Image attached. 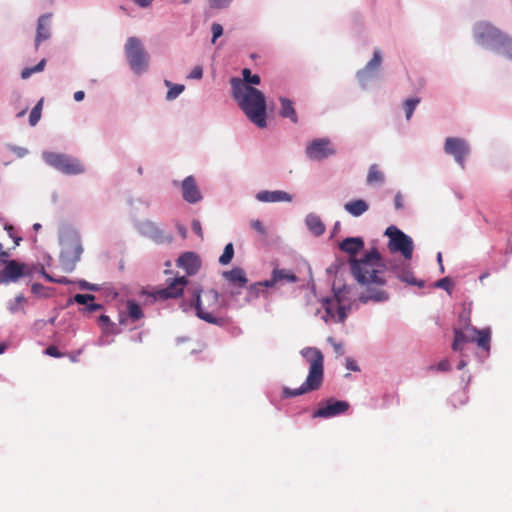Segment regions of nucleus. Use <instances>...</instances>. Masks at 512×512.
Returning <instances> with one entry per match:
<instances>
[{
    "label": "nucleus",
    "instance_id": "34",
    "mask_svg": "<svg viewBox=\"0 0 512 512\" xmlns=\"http://www.w3.org/2000/svg\"><path fill=\"white\" fill-rule=\"evenodd\" d=\"M242 76L243 79H241L242 82L246 83V85H258L260 84V76L257 74H252L251 70L249 68H244L242 70Z\"/></svg>",
    "mask_w": 512,
    "mask_h": 512
},
{
    "label": "nucleus",
    "instance_id": "21",
    "mask_svg": "<svg viewBox=\"0 0 512 512\" xmlns=\"http://www.w3.org/2000/svg\"><path fill=\"white\" fill-rule=\"evenodd\" d=\"M200 265L199 257L194 252H186L178 259V266L183 268L189 275L197 273Z\"/></svg>",
    "mask_w": 512,
    "mask_h": 512
},
{
    "label": "nucleus",
    "instance_id": "29",
    "mask_svg": "<svg viewBox=\"0 0 512 512\" xmlns=\"http://www.w3.org/2000/svg\"><path fill=\"white\" fill-rule=\"evenodd\" d=\"M367 183L369 185L382 184L385 180L384 173L379 169L377 164L370 166L367 174Z\"/></svg>",
    "mask_w": 512,
    "mask_h": 512
},
{
    "label": "nucleus",
    "instance_id": "35",
    "mask_svg": "<svg viewBox=\"0 0 512 512\" xmlns=\"http://www.w3.org/2000/svg\"><path fill=\"white\" fill-rule=\"evenodd\" d=\"M46 66V59H42L37 65L34 67H26L21 72L22 79H28L33 73L41 72L44 70Z\"/></svg>",
    "mask_w": 512,
    "mask_h": 512
},
{
    "label": "nucleus",
    "instance_id": "44",
    "mask_svg": "<svg viewBox=\"0 0 512 512\" xmlns=\"http://www.w3.org/2000/svg\"><path fill=\"white\" fill-rule=\"evenodd\" d=\"M46 355H49L51 357L60 358L63 356V353H61L58 348L54 345H51L47 347L44 351Z\"/></svg>",
    "mask_w": 512,
    "mask_h": 512
},
{
    "label": "nucleus",
    "instance_id": "20",
    "mask_svg": "<svg viewBox=\"0 0 512 512\" xmlns=\"http://www.w3.org/2000/svg\"><path fill=\"white\" fill-rule=\"evenodd\" d=\"M282 281L295 283L297 282V276L290 270L274 269L272 271L271 279L263 281L262 284H264L266 288H270Z\"/></svg>",
    "mask_w": 512,
    "mask_h": 512
},
{
    "label": "nucleus",
    "instance_id": "9",
    "mask_svg": "<svg viewBox=\"0 0 512 512\" xmlns=\"http://www.w3.org/2000/svg\"><path fill=\"white\" fill-rule=\"evenodd\" d=\"M385 235L389 237L388 248L391 252H400L405 259L410 260L413 254V241L396 226H389Z\"/></svg>",
    "mask_w": 512,
    "mask_h": 512
},
{
    "label": "nucleus",
    "instance_id": "62",
    "mask_svg": "<svg viewBox=\"0 0 512 512\" xmlns=\"http://www.w3.org/2000/svg\"><path fill=\"white\" fill-rule=\"evenodd\" d=\"M40 228H41V224H39V223H35L33 225V229L36 230V231H38Z\"/></svg>",
    "mask_w": 512,
    "mask_h": 512
},
{
    "label": "nucleus",
    "instance_id": "39",
    "mask_svg": "<svg viewBox=\"0 0 512 512\" xmlns=\"http://www.w3.org/2000/svg\"><path fill=\"white\" fill-rule=\"evenodd\" d=\"M42 100L31 110L29 115V122L32 126L36 125L41 117Z\"/></svg>",
    "mask_w": 512,
    "mask_h": 512
},
{
    "label": "nucleus",
    "instance_id": "53",
    "mask_svg": "<svg viewBox=\"0 0 512 512\" xmlns=\"http://www.w3.org/2000/svg\"><path fill=\"white\" fill-rule=\"evenodd\" d=\"M328 341L332 343L336 353H338V354H342L343 353V345L341 343L334 342L333 338H331V337L328 339Z\"/></svg>",
    "mask_w": 512,
    "mask_h": 512
},
{
    "label": "nucleus",
    "instance_id": "25",
    "mask_svg": "<svg viewBox=\"0 0 512 512\" xmlns=\"http://www.w3.org/2000/svg\"><path fill=\"white\" fill-rule=\"evenodd\" d=\"M279 100L281 103V117L289 118L294 124L298 123V116L294 107V103L285 97H280Z\"/></svg>",
    "mask_w": 512,
    "mask_h": 512
},
{
    "label": "nucleus",
    "instance_id": "8",
    "mask_svg": "<svg viewBox=\"0 0 512 512\" xmlns=\"http://www.w3.org/2000/svg\"><path fill=\"white\" fill-rule=\"evenodd\" d=\"M83 247L78 234L68 233L61 239V261L64 266L73 268L80 260Z\"/></svg>",
    "mask_w": 512,
    "mask_h": 512
},
{
    "label": "nucleus",
    "instance_id": "60",
    "mask_svg": "<svg viewBox=\"0 0 512 512\" xmlns=\"http://www.w3.org/2000/svg\"><path fill=\"white\" fill-rule=\"evenodd\" d=\"M149 226L155 230V233H156L155 238H157L161 234V232L156 227H154L152 224H149Z\"/></svg>",
    "mask_w": 512,
    "mask_h": 512
},
{
    "label": "nucleus",
    "instance_id": "27",
    "mask_svg": "<svg viewBox=\"0 0 512 512\" xmlns=\"http://www.w3.org/2000/svg\"><path fill=\"white\" fill-rule=\"evenodd\" d=\"M344 208L352 216L359 217L368 210L369 206L364 200L357 199L347 202Z\"/></svg>",
    "mask_w": 512,
    "mask_h": 512
},
{
    "label": "nucleus",
    "instance_id": "50",
    "mask_svg": "<svg viewBox=\"0 0 512 512\" xmlns=\"http://www.w3.org/2000/svg\"><path fill=\"white\" fill-rule=\"evenodd\" d=\"M79 287L81 289L91 290V291H97L98 287L95 284H90L89 282L82 280L79 282Z\"/></svg>",
    "mask_w": 512,
    "mask_h": 512
},
{
    "label": "nucleus",
    "instance_id": "12",
    "mask_svg": "<svg viewBox=\"0 0 512 512\" xmlns=\"http://www.w3.org/2000/svg\"><path fill=\"white\" fill-rule=\"evenodd\" d=\"M444 151L446 154L451 155L456 163L464 168L465 159L470 153V147L463 138L448 137L445 140Z\"/></svg>",
    "mask_w": 512,
    "mask_h": 512
},
{
    "label": "nucleus",
    "instance_id": "49",
    "mask_svg": "<svg viewBox=\"0 0 512 512\" xmlns=\"http://www.w3.org/2000/svg\"><path fill=\"white\" fill-rule=\"evenodd\" d=\"M203 75V70L201 66H195L191 73L189 74V78L191 79H200Z\"/></svg>",
    "mask_w": 512,
    "mask_h": 512
},
{
    "label": "nucleus",
    "instance_id": "51",
    "mask_svg": "<svg viewBox=\"0 0 512 512\" xmlns=\"http://www.w3.org/2000/svg\"><path fill=\"white\" fill-rule=\"evenodd\" d=\"M394 205L396 209H402L403 208V196L401 193H397L394 197Z\"/></svg>",
    "mask_w": 512,
    "mask_h": 512
},
{
    "label": "nucleus",
    "instance_id": "24",
    "mask_svg": "<svg viewBox=\"0 0 512 512\" xmlns=\"http://www.w3.org/2000/svg\"><path fill=\"white\" fill-rule=\"evenodd\" d=\"M223 277L231 284L243 288L246 286L248 279L245 271L240 267H234L230 271L223 272Z\"/></svg>",
    "mask_w": 512,
    "mask_h": 512
},
{
    "label": "nucleus",
    "instance_id": "43",
    "mask_svg": "<svg viewBox=\"0 0 512 512\" xmlns=\"http://www.w3.org/2000/svg\"><path fill=\"white\" fill-rule=\"evenodd\" d=\"M212 31V43L216 42V39L223 34V27L219 23H213L211 26Z\"/></svg>",
    "mask_w": 512,
    "mask_h": 512
},
{
    "label": "nucleus",
    "instance_id": "26",
    "mask_svg": "<svg viewBox=\"0 0 512 512\" xmlns=\"http://www.w3.org/2000/svg\"><path fill=\"white\" fill-rule=\"evenodd\" d=\"M305 222L309 231L315 236H320L325 232V225L319 216L309 214L306 216Z\"/></svg>",
    "mask_w": 512,
    "mask_h": 512
},
{
    "label": "nucleus",
    "instance_id": "4",
    "mask_svg": "<svg viewBox=\"0 0 512 512\" xmlns=\"http://www.w3.org/2000/svg\"><path fill=\"white\" fill-rule=\"evenodd\" d=\"M191 306L196 315L210 324H220L222 319L217 316L222 308L220 294L215 289L202 290L195 288L191 291Z\"/></svg>",
    "mask_w": 512,
    "mask_h": 512
},
{
    "label": "nucleus",
    "instance_id": "14",
    "mask_svg": "<svg viewBox=\"0 0 512 512\" xmlns=\"http://www.w3.org/2000/svg\"><path fill=\"white\" fill-rule=\"evenodd\" d=\"M323 307L325 309L324 321H338L343 323L347 318V309L345 306L340 304L339 294H335L334 299L326 298L323 301Z\"/></svg>",
    "mask_w": 512,
    "mask_h": 512
},
{
    "label": "nucleus",
    "instance_id": "2",
    "mask_svg": "<svg viewBox=\"0 0 512 512\" xmlns=\"http://www.w3.org/2000/svg\"><path fill=\"white\" fill-rule=\"evenodd\" d=\"M232 96L247 118L259 128L267 126L266 98L264 94L240 78H231Z\"/></svg>",
    "mask_w": 512,
    "mask_h": 512
},
{
    "label": "nucleus",
    "instance_id": "28",
    "mask_svg": "<svg viewBox=\"0 0 512 512\" xmlns=\"http://www.w3.org/2000/svg\"><path fill=\"white\" fill-rule=\"evenodd\" d=\"M454 340L452 343V349L454 351H461L465 343H470L467 333L460 328H454Z\"/></svg>",
    "mask_w": 512,
    "mask_h": 512
},
{
    "label": "nucleus",
    "instance_id": "56",
    "mask_svg": "<svg viewBox=\"0 0 512 512\" xmlns=\"http://www.w3.org/2000/svg\"><path fill=\"white\" fill-rule=\"evenodd\" d=\"M347 368L352 371H359V367L352 360H347Z\"/></svg>",
    "mask_w": 512,
    "mask_h": 512
},
{
    "label": "nucleus",
    "instance_id": "61",
    "mask_svg": "<svg viewBox=\"0 0 512 512\" xmlns=\"http://www.w3.org/2000/svg\"><path fill=\"white\" fill-rule=\"evenodd\" d=\"M437 259H438V262H439V264H440V266H441V270L443 271V269H444V268H443V265H442V256H441V253H438Z\"/></svg>",
    "mask_w": 512,
    "mask_h": 512
},
{
    "label": "nucleus",
    "instance_id": "37",
    "mask_svg": "<svg viewBox=\"0 0 512 512\" xmlns=\"http://www.w3.org/2000/svg\"><path fill=\"white\" fill-rule=\"evenodd\" d=\"M234 256V247L232 243H228L222 255L219 257V263L222 265H227L231 262L232 258Z\"/></svg>",
    "mask_w": 512,
    "mask_h": 512
},
{
    "label": "nucleus",
    "instance_id": "6",
    "mask_svg": "<svg viewBox=\"0 0 512 512\" xmlns=\"http://www.w3.org/2000/svg\"><path fill=\"white\" fill-rule=\"evenodd\" d=\"M473 35L478 45L492 46L496 50L506 33L489 22L480 21L474 25Z\"/></svg>",
    "mask_w": 512,
    "mask_h": 512
},
{
    "label": "nucleus",
    "instance_id": "18",
    "mask_svg": "<svg viewBox=\"0 0 512 512\" xmlns=\"http://www.w3.org/2000/svg\"><path fill=\"white\" fill-rule=\"evenodd\" d=\"M51 18H52L51 13L43 14L38 18L37 32H36V37H35L36 49H38L41 42L48 40L51 36V32H50Z\"/></svg>",
    "mask_w": 512,
    "mask_h": 512
},
{
    "label": "nucleus",
    "instance_id": "42",
    "mask_svg": "<svg viewBox=\"0 0 512 512\" xmlns=\"http://www.w3.org/2000/svg\"><path fill=\"white\" fill-rule=\"evenodd\" d=\"M250 226L253 230H255L258 234L262 236H265L267 234V230L260 220H251Z\"/></svg>",
    "mask_w": 512,
    "mask_h": 512
},
{
    "label": "nucleus",
    "instance_id": "57",
    "mask_svg": "<svg viewBox=\"0 0 512 512\" xmlns=\"http://www.w3.org/2000/svg\"><path fill=\"white\" fill-rule=\"evenodd\" d=\"M85 97V93L83 91H76L74 93V99L79 102L82 101Z\"/></svg>",
    "mask_w": 512,
    "mask_h": 512
},
{
    "label": "nucleus",
    "instance_id": "30",
    "mask_svg": "<svg viewBox=\"0 0 512 512\" xmlns=\"http://www.w3.org/2000/svg\"><path fill=\"white\" fill-rule=\"evenodd\" d=\"M397 277L409 284V285H416L420 288H423L425 286V282L423 280H417L414 275H413V272L410 270V269H402L400 271L397 272Z\"/></svg>",
    "mask_w": 512,
    "mask_h": 512
},
{
    "label": "nucleus",
    "instance_id": "58",
    "mask_svg": "<svg viewBox=\"0 0 512 512\" xmlns=\"http://www.w3.org/2000/svg\"><path fill=\"white\" fill-rule=\"evenodd\" d=\"M42 289H43V286L41 284L35 283L32 285V291L35 294H39Z\"/></svg>",
    "mask_w": 512,
    "mask_h": 512
},
{
    "label": "nucleus",
    "instance_id": "47",
    "mask_svg": "<svg viewBox=\"0 0 512 512\" xmlns=\"http://www.w3.org/2000/svg\"><path fill=\"white\" fill-rule=\"evenodd\" d=\"M262 283H263V281L251 284L249 286L250 292L257 296L259 294V292L262 290V288H266L265 285Z\"/></svg>",
    "mask_w": 512,
    "mask_h": 512
},
{
    "label": "nucleus",
    "instance_id": "52",
    "mask_svg": "<svg viewBox=\"0 0 512 512\" xmlns=\"http://www.w3.org/2000/svg\"><path fill=\"white\" fill-rule=\"evenodd\" d=\"M86 309L89 312H95V311L101 310L102 309V305L101 304H97V303H93V301H92V302H89L86 305Z\"/></svg>",
    "mask_w": 512,
    "mask_h": 512
},
{
    "label": "nucleus",
    "instance_id": "36",
    "mask_svg": "<svg viewBox=\"0 0 512 512\" xmlns=\"http://www.w3.org/2000/svg\"><path fill=\"white\" fill-rule=\"evenodd\" d=\"M419 103H420V98H409V99H407L404 102L403 107H404V110H405V115H406V119L407 120H410V118L412 117L413 112H414L416 106Z\"/></svg>",
    "mask_w": 512,
    "mask_h": 512
},
{
    "label": "nucleus",
    "instance_id": "15",
    "mask_svg": "<svg viewBox=\"0 0 512 512\" xmlns=\"http://www.w3.org/2000/svg\"><path fill=\"white\" fill-rule=\"evenodd\" d=\"M188 280L185 276L175 277L169 282L168 286L159 289L150 294L154 300L177 298L182 295L184 288L187 286Z\"/></svg>",
    "mask_w": 512,
    "mask_h": 512
},
{
    "label": "nucleus",
    "instance_id": "1",
    "mask_svg": "<svg viewBox=\"0 0 512 512\" xmlns=\"http://www.w3.org/2000/svg\"><path fill=\"white\" fill-rule=\"evenodd\" d=\"M349 265L356 281L366 287V290L359 296L361 303L388 300V294L382 289L386 284V265L376 248L367 251L360 259L350 258Z\"/></svg>",
    "mask_w": 512,
    "mask_h": 512
},
{
    "label": "nucleus",
    "instance_id": "33",
    "mask_svg": "<svg viewBox=\"0 0 512 512\" xmlns=\"http://www.w3.org/2000/svg\"><path fill=\"white\" fill-rule=\"evenodd\" d=\"M165 84L169 87L166 98L168 100H174L177 98L184 90V85L181 84H172L170 81L165 80Z\"/></svg>",
    "mask_w": 512,
    "mask_h": 512
},
{
    "label": "nucleus",
    "instance_id": "5",
    "mask_svg": "<svg viewBox=\"0 0 512 512\" xmlns=\"http://www.w3.org/2000/svg\"><path fill=\"white\" fill-rule=\"evenodd\" d=\"M45 162L66 175H78L85 172L82 162L72 156L54 152L43 154Z\"/></svg>",
    "mask_w": 512,
    "mask_h": 512
},
{
    "label": "nucleus",
    "instance_id": "46",
    "mask_svg": "<svg viewBox=\"0 0 512 512\" xmlns=\"http://www.w3.org/2000/svg\"><path fill=\"white\" fill-rule=\"evenodd\" d=\"M192 230L201 238L203 239V230L202 226L199 220L194 219L192 221Z\"/></svg>",
    "mask_w": 512,
    "mask_h": 512
},
{
    "label": "nucleus",
    "instance_id": "63",
    "mask_svg": "<svg viewBox=\"0 0 512 512\" xmlns=\"http://www.w3.org/2000/svg\"><path fill=\"white\" fill-rule=\"evenodd\" d=\"M70 359H71V361H72V362H76V361H77V358H76V356H74V355H71V356H70Z\"/></svg>",
    "mask_w": 512,
    "mask_h": 512
},
{
    "label": "nucleus",
    "instance_id": "38",
    "mask_svg": "<svg viewBox=\"0 0 512 512\" xmlns=\"http://www.w3.org/2000/svg\"><path fill=\"white\" fill-rule=\"evenodd\" d=\"M26 302V298L22 295H19L15 298L14 302L10 304L9 310L11 313H17L19 311H22L25 313L23 303Z\"/></svg>",
    "mask_w": 512,
    "mask_h": 512
},
{
    "label": "nucleus",
    "instance_id": "7",
    "mask_svg": "<svg viewBox=\"0 0 512 512\" xmlns=\"http://www.w3.org/2000/svg\"><path fill=\"white\" fill-rule=\"evenodd\" d=\"M125 54L131 69L140 74L148 67V54L141 41L136 37L128 38L125 44Z\"/></svg>",
    "mask_w": 512,
    "mask_h": 512
},
{
    "label": "nucleus",
    "instance_id": "16",
    "mask_svg": "<svg viewBox=\"0 0 512 512\" xmlns=\"http://www.w3.org/2000/svg\"><path fill=\"white\" fill-rule=\"evenodd\" d=\"M6 265L3 270L0 272V282L2 283H10L16 282L21 277L27 275L29 272L27 271V266L25 264L19 263L16 260H6L3 261Z\"/></svg>",
    "mask_w": 512,
    "mask_h": 512
},
{
    "label": "nucleus",
    "instance_id": "54",
    "mask_svg": "<svg viewBox=\"0 0 512 512\" xmlns=\"http://www.w3.org/2000/svg\"><path fill=\"white\" fill-rule=\"evenodd\" d=\"M135 4H137L139 7L146 8L149 7L154 0H133Z\"/></svg>",
    "mask_w": 512,
    "mask_h": 512
},
{
    "label": "nucleus",
    "instance_id": "19",
    "mask_svg": "<svg viewBox=\"0 0 512 512\" xmlns=\"http://www.w3.org/2000/svg\"><path fill=\"white\" fill-rule=\"evenodd\" d=\"M382 63V56L380 50L376 49L373 53L372 59L367 65L357 73L359 82L364 86L366 82L372 77L371 72L380 67Z\"/></svg>",
    "mask_w": 512,
    "mask_h": 512
},
{
    "label": "nucleus",
    "instance_id": "45",
    "mask_svg": "<svg viewBox=\"0 0 512 512\" xmlns=\"http://www.w3.org/2000/svg\"><path fill=\"white\" fill-rule=\"evenodd\" d=\"M435 286L439 287V288H443V289L449 291L450 287H451V281H450V279L448 277H445V278H442V279L438 280L435 283Z\"/></svg>",
    "mask_w": 512,
    "mask_h": 512
},
{
    "label": "nucleus",
    "instance_id": "10",
    "mask_svg": "<svg viewBox=\"0 0 512 512\" xmlns=\"http://www.w3.org/2000/svg\"><path fill=\"white\" fill-rule=\"evenodd\" d=\"M350 404L345 400L328 398L319 404V407L313 412L312 418H332L346 413Z\"/></svg>",
    "mask_w": 512,
    "mask_h": 512
},
{
    "label": "nucleus",
    "instance_id": "31",
    "mask_svg": "<svg viewBox=\"0 0 512 512\" xmlns=\"http://www.w3.org/2000/svg\"><path fill=\"white\" fill-rule=\"evenodd\" d=\"M127 313L133 321L143 318V311L138 303L133 300H128L126 303Z\"/></svg>",
    "mask_w": 512,
    "mask_h": 512
},
{
    "label": "nucleus",
    "instance_id": "23",
    "mask_svg": "<svg viewBox=\"0 0 512 512\" xmlns=\"http://www.w3.org/2000/svg\"><path fill=\"white\" fill-rule=\"evenodd\" d=\"M261 202H290L292 197L284 191H260L256 195Z\"/></svg>",
    "mask_w": 512,
    "mask_h": 512
},
{
    "label": "nucleus",
    "instance_id": "64",
    "mask_svg": "<svg viewBox=\"0 0 512 512\" xmlns=\"http://www.w3.org/2000/svg\"><path fill=\"white\" fill-rule=\"evenodd\" d=\"M5 350V346L4 345H0V354L3 353Z\"/></svg>",
    "mask_w": 512,
    "mask_h": 512
},
{
    "label": "nucleus",
    "instance_id": "17",
    "mask_svg": "<svg viewBox=\"0 0 512 512\" xmlns=\"http://www.w3.org/2000/svg\"><path fill=\"white\" fill-rule=\"evenodd\" d=\"M182 196L188 203H196L202 199V195L193 176H188L183 180Z\"/></svg>",
    "mask_w": 512,
    "mask_h": 512
},
{
    "label": "nucleus",
    "instance_id": "11",
    "mask_svg": "<svg viewBox=\"0 0 512 512\" xmlns=\"http://www.w3.org/2000/svg\"><path fill=\"white\" fill-rule=\"evenodd\" d=\"M335 148L328 138L310 141L305 149L306 156L313 161H322L335 154Z\"/></svg>",
    "mask_w": 512,
    "mask_h": 512
},
{
    "label": "nucleus",
    "instance_id": "13",
    "mask_svg": "<svg viewBox=\"0 0 512 512\" xmlns=\"http://www.w3.org/2000/svg\"><path fill=\"white\" fill-rule=\"evenodd\" d=\"M459 320H460V322H463V324H464L463 327H461L460 329H462L463 331H465V333H467L468 339L471 342H476L478 347H480L484 350L490 349L491 336H490L489 329H482V330L476 329L475 327H473L469 324V317L464 314H461L459 316Z\"/></svg>",
    "mask_w": 512,
    "mask_h": 512
},
{
    "label": "nucleus",
    "instance_id": "40",
    "mask_svg": "<svg viewBox=\"0 0 512 512\" xmlns=\"http://www.w3.org/2000/svg\"><path fill=\"white\" fill-rule=\"evenodd\" d=\"M233 0H207L208 7L212 10L227 8Z\"/></svg>",
    "mask_w": 512,
    "mask_h": 512
},
{
    "label": "nucleus",
    "instance_id": "32",
    "mask_svg": "<svg viewBox=\"0 0 512 512\" xmlns=\"http://www.w3.org/2000/svg\"><path fill=\"white\" fill-rule=\"evenodd\" d=\"M495 51L501 52L512 60V38L506 34Z\"/></svg>",
    "mask_w": 512,
    "mask_h": 512
},
{
    "label": "nucleus",
    "instance_id": "22",
    "mask_svg": "<svg viewBox=\"0 0 512 512\" xmlns=\"http://www.w3.org/2000/svg\"><path fill=\"white\" fill-rule=\"evenodd\" d=\"M339 248L350 255V258L355 256L364 248V241L360 237H348L340 242Z\"/></svg>",
    "mask_w": 512,
    "mask_h": 512
},
{
    "label": "nucleus",
    "instance_id": "41",
    "mask_svg": "<svg viewBox=\"0 0 512 512\" xmlns=\"http://www.w3.org/2000/svg\"><path fill=\"white\" fill-rule=\"evenodd\" d=\"M95 296L92 294H76L73 297V301L78 304L87 305L89 302L94 301Z\"/></svg>",
    "mask_w": 512,
    "mask_h": 512
},
{
    "label": "nucleus",
    "instance_id": "48",
    "mask_svg": "<svg viewBox=\"0 0 512 512\" xmlns=\"http://www.w3.org/2000/svg\"><path fill=\"white\" fill-rule=\"evenodd\" d=\"M43 275L44 277L49 281V282H55V283H60V284H66L68 283V279L66 277H61V278H53L52 276H50L49 274H47L44 270H43Z\"/></svg>",
    "mask_w": 512,
    "mask_h": 512
},
{
    "label": "nucleus",
    "instance_id": "59",
    "mask_svg": "<svg viewBox=\"0 0 512 512\" xmlns=\"http://www.w3.org/2000/svg\"><path fill=\"white\" fill-rule=\"evenodd\" d=\"M3 245L0 243V260L5 261L8 258L9 254L6 251H3Z\"/></svg>",
    "mask_w": 512,
    "mask_h": 512
},
{
    "label": "nucleus",
    "instance_id": "3",
    "mask_svg": "<svg viewBox=\"0 0 512 512\" xmlns=\"http://www.w3.org/2000/svg\"><path fill=\"white\" fill-rule=\"evenodd\" d=\"M301 355L309 364V372L305 382L297 389L284 388L285 397H296L310 391L318 390L324 379V356L315 347H306L301 350Z\"/></svg>",
    "mask_w": 512,
    "mask_h": 512
},
{
    "label": "nucleus",
    "instance_id": "55",
    "mask_svg": "<svg viewBox=\"0 0 512 512\" xmlns=\"http://www.w3.org/2000/svg\"><path fill=\"white\" fill-rule=\"evenodd\" d=\"M438 369L441 371H447L449 369V362L447 360L439 362Z\"/></svg>",
    "mask_w": 512,
    "mask_h": 512
}]
</instances>
